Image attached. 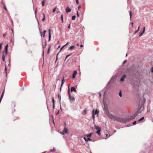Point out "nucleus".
I'll return each mask as SVG.
<instances>
[{"label":"nucleus","mask_w":153,"mask_h":153,"mask_svg":"<svg viewBox=\"0 0 153 153\" xmlns=\"http://www.w3.org/2000/svg\"><path fill=\"white\" fill-rule=\"evenodd\" d=\"M104 111L105 114L111 119L117 121L118 122H125L127 121V119H123L122 118L119 117L112 114L110 113L107 108L104 109Z\"/></svg>","instance_id":"1"},{"label":"nucleus","mask_w":153,"mask_h":153,"mask_svg":"<svg viewBox=\"0 0 153 153\" xmlns=\"http://www.w3.org/2000/svg\"><path fill=\"white\" fill-rule=\"evenodd\" d=\"M138 114V113L136 112L134 113L133 115L131 116L130 118H122L123 119H127V121H126L125 122H122L121 123H126L127 122L129 121L130 120L134 119L135 117Z\"/></svg>","instance_id":"2"},{"label":"nucleus","mask_w":153,"mask_h":153,"mask_svg":"<svg viewBox=\"0 0 153 153\" xmlns=\"http://www.w3.org/2000/svg\"><path fill=\"white\" fill-rule=\"evenodd\" d=\"M144 109V104L143 103H142L141 104H139L138 105V107L137 112L138 113V114L141 113Z\"/></svg>","instance_id":"3"},{"label":"nucleus","mask_w":153,"mask_h":153,"mask_svg":"<svg viewBox=\"0 0 153 153\" xmlns=\"http://www.w3.org/2000/svg\"><path fill=\"white\" fill-rule=\"evenodd\" d=\"M68 96L69 97V100L70 102L72 103L73 102V101H74L75 100V98L73 97H72L71 96V95L70 93V89H69V86L68 87Z\"/></svg>","instance_id":"4"},{"label":"nucleus","mask_w":153,"mask_h":153,"mask_svg":"<svg viewBox=\"0 0 153 153\" xmlns=\"http://www.w3.org/2000/svg\"><path fill=\"white\" fill-rule=\"evenodd\" d=\"M94 128L97 130V131L96 132V133L97 134L99 135H100L101 134L100 132L101 131V128L98 126H94Z\"/></svg>","instance_id":"5"},{"label":"nucleus","mask_w":153,"mask_h":153,"mask_svg":"<svg viewBox=\"0 0 153 153\" xmlns=\"http://www.w3.org/2000/svg\"><path fill=\"white\" fill-rule=\"evenodd\" d=\"M8 44L6 45L4 49L3 53H5V56H7L8 52Z\"/></svg>","instance_id":"6"},{"label":"nucleus","mask_w":153,"mask_h":153,"mask_svg":"<svg viewBox=\"0 0 153 153\" xmlns=\"http://www.w3.org/2000/svg\"><path fill=\"white\" fill-rule=\"evenodd\" d=\"M107 88H104V90H103L101 92H102L103 91L104 92V94H103V101L104 102L105 100H106V94H107V92L105 91V89H106Z\"/></svg>","instance_id":"7"},{"label":"nucleus","mask_w":153,"mask_h":153,"mask_svg":"<svg viewBox=\"0 0 153 153\" xmlns=\"http://www.w3.org/2000/svg\"><path fill=\"white\" fill-rule=\"evenodd\" d=\"M114 79L113 77H112L111 79L110 80L109 82L108 83V84L106 85L105 87V88H107L109 85H110V84L111 83H112L114 82Z\"/></svg>","instance_id":"8"},{"label":"nucleus","mask_w":153,"mask_h":153,"mask_svg":"<svg viewBox=\"0 0 153 153\" xmlns=\"http://www.w3.org/2000/svg\"><path fill=\"white\" fill-rule=\"evenodd\" d=\"M85 137H84H84H81L83 138L84 139V140H85V141L86 142H88L89 141H92V139H91V138H88V137L87 139Z\"/></svg>","instance_id":"9"},{"label":"nucleus","mask_w":153,"mask_h":153,"mask_svg":"<svg viewBox=\"0 0 153 153\" xmlns=\"http://www.w3.org/2000/svg\"><path fill=\"white\" fill-rule=\"evenodd\" d=\"M92 112V114H94V115H95L96 114L98 115L99 113V111L97 109H96L95 111L94 110H93Z\"/></svg>","instance_id":"10"},{"label":"nucleus","mask_w":153,"mask_h":153,"mask_svg":"<svg viewBox=\"0 0 153 153\" xmlns=\"http://www.w3.org/2000/svg\"><path fill=\"white\" fill-rule=\"evenodd\" d=\"M38 27L39 28V30H40V32L41 34V36L42 37H44L45 34V33H43V32H42L41 31V30H42V29L41 28V27H40L39 26H38Z\"/></svg>","instance_id":"11"},{"label":"nucleus","mask_w":153,"mask_h":153,"mask_svg":"<svg viewBox=\"0 0 153 153\" xmlns=\"http://www.w3.org/2000/svg\"><path fill=\"white\" fill-rule=\"evenodd\" d=\"M77 74V71L76 70H74L72 75V78L74 79L75 78L76 75Z\"/></svg>","instance_id":"12"},{"label":"nucleus","mask_w":153,"mask_h":153,"mask_svg":"<svg viewBox=\"0 0 153 153\" xmlns=\"http://www.w3.org/2000/svg\"><path fill=\"white\" fill-rule=\"evenodd\" d=\"M126 76L125 74H124L120 79V81L123 82L124 79L126 77Z\"/></svg>","instance_id":"13"},{"label":"nucleus","mask_w":153,"mask_h":153,"mask_svg":"<svg viewBox=\"0 0 153 153\" xmlns=\"http://www.w3.org/2000/svg\"><path fill=\"white\" fill-rule=\"evenodd\" d=\"M71 10V9L68 7H67L65 8V11L66 13L70 12Z\"/></svg>","instance_id":"14"},{"label":"nucleus","mask_w":153,"mask_h":153,"mask_svg":"<svg viewBox=\"0 0 153 153\" xmlns=\"http://www.w3.org/2000/svg\"><path fill=\"white\" fill-rule=\"evenodd\" d=\"M144 118L143 117H142L138 120L137 122H138V123H140L141 122H144Z\"/></svg>","instance_id":"15"},{"label":"nucleus","mask_w":153,"mask_h":153,"mask_svg":"<svg viewBox=\"0 0 153 153\" xmlns=\"http://www.w3.org/2000/svg\"><path fill=\"white\" fill-rule=\"evenodd\" d=\"M36 13H37V10H36H36L35 11V18L37 20L38 24V25H39V20H38V19L37 18Z\"/></svg>","instance_id":"16"},{"label":"nucleus","mask_w":153,"mask_h":153,"mask_svg":"<svg viewBox=\"0 0 153 153\" xmlns=\"http://www.w3.org/2000/svg\"><path fill=\"white\" fill-rule=\"evenodd\" d=\"M51 29H50L48 30V41H49L51 39Z\"/></svg>","instance_id":"17"},{"label":"nucleus","mask_w":153,"mask_h":153,"mask_svg":"<svg viewBox=\"0 0 153 153\" xmlns=\"http://www.w3.org/2000/svg\"><path fill=\"white\" fill-rule=\"evenodd\" d=\"M93 133H90L89 134H84V137H88V138H89V137H90L92 136V135H93Z\"/></svg>","instance_id":"18"},{"label":"nucleus","mask_w":153,"mask_h":153,"mask_svg":"<svg viewBox=\"0 0 153 153\" xmlns=\"http://www.w3.org/2000/svg\"><path fill=\"white\" fill-rule=\"evenodd\" d=\"M71 92L73 91L75 92L76 91V90L75 88L73 87H72L71 88Z\"/></svg>","instance_id":"19"},{"label":"nucleus","mask_w":153,"mask_h":153,"mask_svg":"<svg viewBox=\"0 0 153 153\" xmlns=\"http://www.w3.org/2000/svg\"><path fill=\"white\" fill-rule=\"evenodd\" d=\"M63 131L65 133V134H67L68 133V128H66V127H64Z\"/></svg>","instance_id":"20"},{"label":"nucleus","mask_w":153,"mask_h":153,"mask_svg":"<svg viewBox=\"0 0 153 153\" xmlns=\"http://www.w3.org/2000/svg\"><path fill=\"white\" fill-rule=\"evenodd\" d=\"M47 44V43L45 40L44 44L42 43V48L44 49L46 47Z\"/></svg>","instance_id":"21"},{"label":"nucleus","mask_w":153,"mask_h":153,"mask_svg":"<svg viewBox=\"0 0 153 153\" xmlns=\"http://www.w3.org/2000/svg\"><path fill=\"white\" fill-rule=\"evenodd\" d=\"M5 55H4V53H3V56H2V61L3 62H5Z\"/></svg>","instance_id":"22"},{"label":"nucleus","mask_w":153,"mask_h":153,"mask_svg":"<svg viewBox=\"0 0 153 153\" xmlns=\"http://www.w3.org/2000/svg\"><path fill=\"white\" fill-rule=\"evenodd\" d=\"M65 81V79H64V77H63V79H62V80L61 86H62V85L64 84Z\"/></svg>","instance_id":"23"},{"label":"nucleus","mask_w":153,"mask_h":153,"mask_svg":"<svg viewBox=\"0 0 153 153\" xmlns=\"http://www.w3.org/2000/svg\"><path fill=\"white\" fill-rule=\"evenodd\" d=\"M87 110L86 109H85L83 111V112L82 113V114H85L87 113Z\"/></svg>","instance_id":"24"},{"label":"nucleus","mask_w":153,"mask_h":153,"mask_svg":"<svg viewBox=\"0 0 153 153\" xmlns=\"http://www.w3.org/2000/svg\"><path fill=\"white\" fill-rule=\"evenodd\" d=\"M42 15L43 16V17L42 19V21H43L45 19V14H44V13H43L42 14Z\"/></svg>","instance_id":"25"},{"label":"nucleus","mask_w":153,"mask_h":153,"mask_svg":"<svg viewBox=\"0 0 153 153\" xmlns=\"http://www.w3.org/2000/svg\"><path fill=\"white\" fill-rule=\"evenodd\" d=\"M58 98L59 99V102L60 104H61L60 101H61V96L60 94H58Z\"/></svg>","instance_id":"26"},{"label":"nucleus","mask_w":153,"mask_h":153,"mask_svg":"<svg viewBox=\"0 0 153 153\" xmlns=\"http://www.w3.org/2000/svg\"><path fill=\"white\" fill-rule=\"evenodd\" d=\"M4 70H5V75L6 76H7V68L6 65H5V68Z\"/></svg>","instance_id":"27"},{"label":"nucleus","mask_w":153,"mask_h":153,"mask_svg":"<svg viewBox=\"0 0 153 153\" xmlns=\"http://www.w3.org/2000/svg\"><path fill=\"white\" fill-rule=\"evenodd\" d=\"M129 16L130 19H131L132 16V13L131 11H129Z\"/></svg>","instance_id":"28"},{"label":"nucleus","mask_w":153,"mask_h":153,"mask_svg":"<svg viewBox=\"0 0 153 153\" xmlns=\"http://www.w3.org/2000/svg\"><path fill=\"white\" fill-rule=\"evenodd\" d=\"M46 1V0H43L42 1V6H44L45 5V3Z\"/></svg>","instance_id":"29"},{"label":"nucleus","mask_w":153,"mask_h":153,"mask_svg":"<svg viewBox=\"0 0 153 153\" xmlns=\"http://www.w3.org/2000/svg\"><path fill=\"white\" fill-rule=\"evenodd\" d=\"M74 47H75V46L74 45H72L69 47L68 49L69 50H71L73 48H74Z\"/></svg>","instance_id":"30"},{"label":"nucleus","mask_w":153,"mask_h":153,"mask_svg":"<svg viewBox=\"0 0 153 153\" xmlns=\"http://www.w3.org/2000/svg\"><path fill=\"white\" fill-rule=\"evenodd\" d=\"M52 101L53 103V104L54 105L55 104V100L53 97H52Z\"/></svg>","instance_id":"31"},{"label":"nucleus","mask_w":153,"mask_h":153,"mask_svg":"<svg viewBox=\"0 0 153 153\" xmlns=\"http://www.w3.org/2000/svg\"><path fill=\"white\" fill-rule=\"evenodd\" d=\"M61 20L62 22L63 23V15L62 14L61 15Z\"/></svg>","instance_id":"32"},{"label":"nucleus","mask_w":153,"mask_h":153,"mask_svg":"<svg viewBox=\"0 0 153 153\" xmlns=\"http://www.w3.org/2000/svg\"><path fill=\"white\" fill-rule=\"evenodd\" d=\"M119 95L120 97H121L122 96V92L121 91H120Z\"/></svg>","instance_id":"33"},{"label":"nucleus","mask_w":153,"mask_h":153,"mask_svg":"<svg viewBox=\"0 0 153 153\" xmlns=\"http://www.w3.org/2000/svg\"><path fill=\"white\" fill-rule=\"evenodd\" d=\"M14 37H13V38H12L10 39V42H12V43H13L14 41Z\"/></svg>","instance_id":"34"},{"label":"nucleus","mask_w":153,"mask_h":153,"mask_svg":"<svg viewBox=\"0 0 153 153\" xmlns=\"http://www.w3.org/2000/svg\"><path fill=\"white\" fill-rule=\"evenodd\" d=\"M76 17V16L75 15L72 16V19L73 20H75Z\"/></svg>","instance_id":"35"},{"label":"nucleus","mask_w":153,"mask_h":153,"mask_svg":"<svg viewBox=\"0 0 153 153\" xmlns=\"http://www.w3.org/2000/svg\"><path fill=\"white\" fill-rule=\"evenodd\" d=\"M72 54V53H70L69 54H68L66 56L65 58V60L69 56H70Z\"/></svg>","instance_id":"36"},{"label":"nucleus","mask_w":153,"mask_h":153,"mask_svg":"<svg viewBox=\"0 0 153 153\" xmlns=\"http://www.w3.org/2000/svg\"><path fill=\"white\" fill-rule=\"evenodd\" d=\"M4 89L3 92H2V93L1 94V97H3V96H4Z\"/></svg>","instance_id":"37"},{"label":"nucleus","mask_w":153,"mask_h":153,"mask_svg":"<svg viewBox=\"0 0 153 153\" xmlns=\"http://www.w3.org/2000/svg\"><path fill=\"white\" fill-rule=\"evenodd\" d=\"M3 7L5 10H6V11H7V9L5 5H4Z\"/></svg>","instance_id":"38"},{"label":"nucleus","mask_w":153,"mask_h":153,"mask_svg":"<svg viewBox=\"0 0 153 153\" xmlns=\"http://www.w3.org/2000/svg\"><path fill=\"white\" fill-rule=\"evenodd\" d=\"M145 27H144L143 28V30L142 31V32H141L142 33V34H143L144 33V32H145Z\"/></svg>","instance_id":"39"},{"label":"nucleus","mask_w":153,"mask_h":153,"mask_svg":"<svg viewBox=\"0 0 153 153\" xmlns=\"http://www.w3.org/2000/svg\"><path fill=\"white\" fill-rule=\"evenodd\" d=\"M44 51H43L42 52V56L43 58V59H44Z\"/></svg>","instance_id":"40"},{"label":"nucleus","mask_w":153,"mask_h":153,"mask_svg":"<svg viewBox=\"0 0 153 153\" xmlns=\"http://www.w3.org/2000/svg\"><path fill=\"white\" fill-rule=\"evenodd\" d=\"M137 121H134L132 123V125H135L136 123H137Z\"/></svg>","instance_id":"41"},{"label":"nucleus","mask_w":153,"mask_h":153,"mask_svg":"<svg viewBox=\"0 0 153 153\" xmlns=\"http://www.w3.org/2000/svg\"><path fill=\"white\" fill-rule=\"evenodd\" d=\"M92 117L93 120H94L95 117V115H94V114H92Z\"/></svg>","instance_id":"42"},{"label":"nucleus","mask_w":153,"mask_h":153,"mask_svg":"<svg viewBox=\"0 0 153 153\" xmlns=\"http://www.w3.org/2000/svg\"><path fill=\"white\" fill-rule=\"evenodd\" d=\"M60 133L62 135H64L65 134V133L63 131L62 132H60Z\"/></svg>","instance_id":"43"},{"label":"nucleus","mask_w":153,"mask_h":153,"mask_svg":"<svg viewBox=\"0 0 153 153\" xmlns=\"http://www.w3.org/2000/svg\"><path fill=\"white\" fill-rule=\"evenodd\" d=\"M2 43H1L0 44V51H1V47H2Z\"/></svg>","instance_id":"44"},{"label":"nucleus","mask_w":153,"mask_h":153,"mask_svg":"<svg viewBox=\"0 0 153 153\" xmlns=\"http://www.w3.org/2000/svg\"><path fill=\"white\" fill-rule=\"evenodd\" d=\"M56 10V8H54L53 9V12H55Z\"/></svg>","instance_id":"45"},{"label":"nucleus","mask_w":153,"mask_h":153,"mask_svg":"<svg viewBox=\"0 0 153 153\" xmlns=\"http://www.w3.org/2000/svg\"><path fill=\"white\" fill-rule=\"evenodd\" d=\"M64 48V47L63 46H62L60 49V51L59 52H60L62 50V49Z\"/></svg>","instance_id":"46"},{"label":"nucleus","mask_w":153,"mask_h":153,"mask_svg":"<svg viewBox=\"0 0 153 153\" xmlns=\"http://www.w3.org/2000/svg\"><path fill=\"white\" fill-rule=\"evenodd\" d=\"M127 62L126 60H125L123 63V65H124Z\"/></svg>","instance_id":"47"},{"label":"nucleus","mask_w":153,"mask_h":153,"mask_svg":"<svg viewBox=\"0 0 153 153\" xmlns=\"http://www.w3.org/2000/svg\"><path fill=\"white\" fill-rule=\"evenodd\" d=\"M76 0V4H78L79 3V2L78 1V0Z\"/></svg>","instance_id":"48"},{"label":"nucleus","mask_w":153,"mask_h":153,"mask_svg":"<svg viewBox=\"0 0 153 153\" xmlns=\"http://www.w3.org/2000/svg\"><path fill=\"white\" fill-rule=\"evenodd\" d=\"M76 15H77V17H79V13L78 11H77L76 12Z\"/></svg>","instance_id":"49"},{"label":"nucleus","mask_w":153,"mask_h":153,"mask_svg":"<svg viewBox=\"0 0 153 153\" xmlns=\"http://www.w3.org/2000/svg\"><path fill=\"white\" fill-rule=\"evenodd\" d=\"M81 7L79 5L78 6V10H79L80 9H81Z\"/></svg>","instance_id":"50"},{"label":"nucleus","mask_w":153,"mask_h":153,"mask_svg":"<svg viewBox=\"0 0 153 153\" xmlns=\"http://www.w3.org/2000/svg\"><path fill=\"white\" fill-rule=\"evenodd\" d=\"M6 35V33H4L3 34V36L4 38L5 37Z\"/></svg>","instance_id":"51"},{"label":"nucleus","mask_w":153,"mask_h":153,"mask_svg":"<svg viewBox=\"0 0 153 153\" xmlns=\"http://www.w3.org/2000/svg\"><path fill=\"white\" fill-rule=\"evenodd\" d=\"M151 71V72L153 73V67L152 68Z\"/></svg>","instance_id":"52"},{"label":"nucleus","mask_w":153,"mask_h":153,"mask_svg":"<svg viewBox=\"0 0 153 153\" xmlns=\"http://www.w3.org/2000/svg\"><path fill=\"white\" fill-rule=\"evenodd\" d=\"M55 149H54V148H53V149H51V152H52L53 151H55Z\"/></svg>","instance_id":"53"},{"label":"nucleus","mask_w":153,"mask_h":153,"mask_svg":"<svg viewBox=\"0 0 153 153\" xmlns=\"http://www.w3.org/2000/svg\"><path fill=\"white\" fill-rule=\"evenodd\" d=\"M143 34H142V33H140V35H139V37H140L141 36H142L143 35Z\"/></svg>","instance_id":"54"},{"label":"nucleus","mask_w":153,"mask_h":153,"mask_svg":"<svg viewBox=\"0 0 153 153\" xmlns=\"http://www.w3.org/2000/svg\"><path fill=\"white\" fill-rule=\"evenodd\" d=\"M59 53L57 54V55H56V60H57V59H58V58H57V56H58V55L59 54Z\"/></svg>","instance_id":"55"},{"label":"nucleus","mask_w":153,"mask_h":153,"mask_svg":"<svg viewBox=\"0 0 153 153\" xmlns=\"http://www.w3.org/2000/svg\"><path fill=\"white\" fill-rule=\"evenodd\" d=\"M140 28V26H139L138 27V29L137 30H136L137 31V32H138V31H139V28Z\"/></svg>","instance_id":"56"},{"label":"nucleus","mask_w":153,"mask_h":153,"mask_svg":"<svg viewBox=\"0 0 153 153\" xmlns=\"http://www.w3.org/2000/svg\"><path fill=\"white\" fill-rule=\"evenodd\" d=\"M68 44V42L66 44L64 45L63 46L64 47L65 46H66Z\"/></svg>","instance_id":"57"},{"label":"nucleus","mask_w":153,"mask_h":153,"mask_svg":"<svg viewBox=\"0 0 153 153\" xmlns=\"http://www.w3.org/2000/svg\"><path fill=\"white\" fill-rule=\"evenodd\" d=\"M68 44V42L66 44L64 45L63 46L64 47L65 46H66Z\"/></svg>","instance_id":"58"},{"label":"nucleus","mask_w":153,"mask_h":153,"mask_svg":"<svg viewBox=\"0 0 153 153\" xmlns=\"http://www.w3.org/2000/svg\"><path fill=\"white\" fill-rule=\"evenodd\" d=\"M68 44V42L66 44L64 45L63 46L64 47L65 46H66Z\"/></svg>","instance_id":"59"},{"label":"nucleus","mask_w":153,"mask_h":153,"mask_svg":"<svg viewBox=\"0 0 153 153\" xmlns=\"http://www.w3.org/2000/svg\"><path fill=\"white\" fill-rule=\"evenodd\" d=\"M59 111H58V112L56 113V115H58V114H59Z\"/></svg>","instance_id":"60"},{"label":"nucleus","mask_w":153,"mask_h":153,"mask_svg":"<svg viewBox=\"0 0 153 153\" xmlns=\"http://www.w3.org/2000/svg\"><path fill=\"white\" fill-rule=\"evenodd\" d=\"M55 107V104H54V105L53 104V109H54Z\"/></svg>","instance_id":"61"},{"label":"nucleus","mask_w":153,"mask_h":153,"mask_svg":"<svg viewBox=\"0 0 153 153\" xmlns=\"http://www.w3.org/2000/svg\"><path fill=\"white\" fill-rule=\"evenodd\" d=\"M64 127H65V126H66V123H65V122H64Z\"/></svg>","instance_id":"62"},{"label":"nucleus","mask_w":153,"mask_h":153,"mask_svg":"<svg viewBox=\"0 0 153 153\" xmlns=\"http://www.w3.org/2000/svg\"><path fill=\"white\" fill-rule=\"evenodd\" d=\"M46 32V30H43V32L45 33Z\"/></svg>","instance_id":"63"},{"label":"nucleus","mask_w":153,"mask_h":153,"mask_svg":"<svg viewBox=\"0 0 153 153\" xmlns=\"http://www.w3.org/2000/svg\"><path fill=\"white\" fill-rule=\"evenodd\" d=\"M99 95L100 96V97H101L102 96V94H101V93H100L99 94Z\"/></svg>","instance_id":"64"}]
</instances>
